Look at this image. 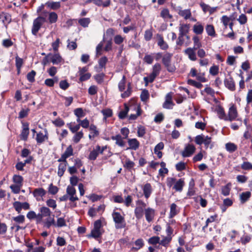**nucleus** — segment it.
<instances>
[{
	"label": "nucleus",
	"instance_id": "obj_1",
	"mask_svg": "<svg viewBox=\"0 0 252 252\" xmlns=\"http://www.w3.org/2000/svg\"><path fill=\"white\" fill-rule=\"evenodd\" d=\"M112 217L116 229H122L126 226V223L125 219V215H122L120 213L114 210L112 214Z\"/></svg>",
	"mask_w": 252,
	"mask_h": 252
},
{
	"label": "nucleus",
	"instance_id": "obj_2",
	"mask_svg": "<svg viewBox=\"0 0 252 252\" xmlns=\"http://www.w3.org/2000/svg\"><path fill=\"white\" fill-rule=\"evenodd\" d=\"M136 205L134 215L136 218L139 220L143 217L144 208L146 206V204L142 200L138 199L136 201Z\"/></svg>",
	"mask_w": 252,
	"mask_h": 252
},
{
	"label": "nucleus",
	"instance_id": "obj_3",
	"mask_svg": "<svg viewBox=\"0 0 252 252\" xmlns=\"http://www.w3.org/2000/svg\"><path fill=\"white\" fill-rule=\"evenodd\" d=\"M45 18L42 16H38L37 18L34 20L33 22V26L32 29V33L36 35L42 25L46 22Z\"/></svg>",
	"mask_w": 252,
	"mask_h": 252
},
{
	"label": "nucleus",
	"instance_id": "obj_4",
	"mask_svg": "<svg viewBox=\"0 0 252 252\" xmlns=\"http://www.w3.org/2000/svg\"><path fill=\"white\" fill-rule=\"evenodd\" d=\"M66 193L69 197V200L72 202L70 205L71 207H76V203H74V202L76 200H78L79 199L76 196V191L75 189L72 186H68L66 189Z\"/></svg>",
	"mask_w": 252,
	"mask_h": 252
},
{
	"label": "nucleus",
	"instance_id": "obj_5",
	"mask_svg": "<svg viewBox=\"0 0 252 252\" xmlns=\"http://www.w3.org/2000/svg\"><path fill=\"white\" fill-rule=\"evenodd\" d=\"M39 213L38 214L37 223H41L44 217H50L52 212L50 209L45 206H42L39 209Z\"/></svg>",
	"mask_w": 252,
	"mask_h": 252
},
{
	"label": "nucleus",
	"instance_id": "obj_6",
	"mask_svg": "<svg viewBox=\"0 0 252 252\" xmlns=\"http://www.w3.org/2000/svg\"><path fill=\"white\" fill-rule=\"evenodd\" d=\"M196 148L195 146L190 144H186L185 146L184 149L181 152V155L183 157H189L195 152Z\"/></svg>",
	"mask_w": 252,
	"mask_h": 252
},
{
	"label": "nucleus",
	"instance_id": "obj_7",
	"mask_svg": "<svg viewBox=\"0 0 252 252\" xmlns=\"http://www.w3.org/2000/svg\"><path fill=\"white\" fill-rule=\"evenodd\" d=\"M238 116V112L236 107L234 105H232L229 108L228 116L225 119V121H233L236 120Z\"/></svg>",
	"mask_w": 252,
	"mask_h": 252
},
{
	"label": "nucleus",
	"instance_id": "obj_8",
	"mask_svg": "<svg viewBox=\"0 0 252 252\" xmlns=\"http://www.w3.org/2000/svg\"><path fill=\"white\" fill-rule=\"evenodd\" d=\"M29 135V124L27 123L22 124V130L20 135V139L23 141H27Z\"/></svg>",
	"mask_w": 252,
	"mask_h": 252
},
{
	"label": "nucleus",
	"instance_id": "obj_9",
	"mask_svg": "<svg viewBox=\"0 0 252 252\" xmlns=\"http://www.w3.org/2000/svg\"><path fill=\"white\" fill-rule=\"evenodd\" d=\"M144 213L146 220L148 222H151L155 216V210L150 207H148L144 210Z\"/></svg>",
	"mask_w": 252,
	"mask_h": 252
},
{
	"label": "nucleus",
	"instance_id": "obj_10",
	"mask_svg": "<svg viewBox=\"0 0 252 252\" xmlns=\"http://www.w3.org/2000/svg\"><path fill=\"white\" fill-rule=\"evenodd\" d=\"M174 103L172 101V96L171 93H168L166 95L165 100L163 104V107L165 109H172Z\"/></svg>",
	"mask_w": 252,
	"mask_h": 252
},
{
	"label": "nucleus",
	"instance_id": "obj_11",
	"mask_svg": "<svg viewBox=\"0 0 252 252\" xmlns=\"http://www.w3.org/2000/svg\"><path fill=\"white\" fill-rule=\"evenodd\" d=\"M157 44L161 50H165L169 48L168 44L164 40L163 36L159 34H157Z\"/></svg>",
	"mask_w": 252,
	"mask_h": 252
},
{
	"label": "nucleus",
	"instance_id": "obj_12",
	"mask_svg": "<svg viewBox=\"0 0 252 252\" xmlns=\"http://www.w3.org/2000/svg\"><path fill=\"white\" fill-rule=\"evenodd\" d=\"M225 86L231 91H234L235 90V84L233 78L230 76L229 78H225L224 80Z\"/></svg>",
	"mask_w": 252,
	"mask_h": 252
},
{
	"label": "nucleus",
	"instance_id": "obj_13",
	"mask_svg": "<svg viewBox=\"0 0 252 252\" xmlns=\"http://www.w3.org/2000/svg\"><path fill=\"white\" fill-rule=\"evenodd\" d=\"M196 50V49H194L193 48L189 47L185 50L184 53L188 56L189 60L195 61L197 60L195 53Z\"/></svg>",
	"mask_w": 252,
	"mask_h": 252
},
{
	"label": "nucleus",
	"instance_id": "obj_14",
	"mask_svg": "<svg viewBox=\"0 0 252 252\" xmlns=\"http://www.w3.org/2000/svg\"><path fill=\"white\" fill-rule=\"evenodd\" d=\"M185 185L184 179L180 178L178 180H176L174 185L173 186L172 188L177 191L181 192Z\"/></svg>",
	"mask_w": 252,
	"mask_h": 252
},
{
	"label": "nucleus",
	"instance_id": "obj_15",
	"mask_svg": "<svg viewBox=\"0 0 252 252\" xmlns=\"http://www.w3.org/2000/svg\"><path fill=\"white\" fill-rule=\"evenodd\" d=\"M129 147L126 148V150L130 149L133 150H136L138 149L140 143L136 138L129 139L127 141Z\"/></svg>",
	"mask_w": 252,
	"mask_h": 252
},
{
	"label": "nucleus",
	"instance_id": "obj_16",
	"mask_svg": "<svg viewBox=\"0 0 252 252\" xmlns=\"http://www.w3.org/2000/svg\"><path fill=\"white\" fill-rule=\"evenodd\" d=\"M180 210L175 203H172L170 206L169 218L172 219L179 213Z\"/></svg>",
	"mask_w": 252,
	"mask_h": 252
},
{
	"label": "nucleus",
	"instance_id": "obj_17",
	"mask_svg": "<svg viewBox=\"0 0 252 252\" xmlns=\"http://www.w3.org/2000/svg\"><path fill=\"white\" fill-rule=\"evenodd\" d=\"M190 29L189 24H180L179 27V34L184 35H186L189 32Z\"/></svg>",
	"mask_w": 252,
	"mask_h": 252
},
{
	"label": "nucleus",
	"instance_id": "obj_18",
	"mask_svg": "<svg viewBox=\"0 0 252 252\" xmlns=\"http://www.w3.org/2000/svg\"><path fill=\"white\" fill-rule=\"evenodd\" d=\"M99 152H100V146L97 145L95 148L90 152L88 157L89 159L91 160H95L100 154Z\"/></svg>",
	"mask_w": 252,
	"mask_h": 252
},
{
	"label": "nucleus",
	"instance_id": "obj_19",
	"mask_svg": "<svg viewBox=\"0 0 252 252\" xmlns=\"http://www.w3.org/2000/svg\"><path fill=\"white\" fill-rule=\"evenodd\" d=\"M143 191L145 197L148 199L152 192V188L150 184L147 183L143 187Z\"/></svg>",
	"mask_w": 252,
	"mask_h": 252
},
{
	"label": "nucleus",
	"instance_id": "obj_20",
	"mask_svg": "<svg viewBox=\"0 0 252 252\" xmlns=\"http://www.w3.org/2000/svg\"><path fill=\"white\" fill-rule=\"evenodd\" d=\"M45 6L52 10H57L61 7L60 2L48 1L45 3Z\"/></svg>",
	"mask_w": 252,
	"mask_h": 252
},
{
	"label": "nucleus",
	"instance_id": "obj_21",
	"mask_svg": "<svg viewBox=\"0 0 252 252\" xmlns=\"http://www.w3.org/2000/svg\"><path fill=\"white\" fill-rule=\"evenodd\" d=\"M48 138L47 134H44L42 132H39L37 133L36 137V141L37 144H41Z\"/></svg>",
	"mask_w": 252,
	"mask_h": 252
},
{
	"label": "nucleus",
	"instance_id": "obj_22",
	"mask_svg": "<svg viewBox=\"0 0 252 252\" xmlns=\"http://www.w3.org/2000/svg\"><path fill=\"white\" fill-rule=\"evenodd\" d=\"M50 60L54 64H58L63 61V59L60 54L58 53L53 55H51Z\"/></svg>",
	"mask_w": 252,
	"mask_h": 252
},
{
	"label": "nucleus",
	"instance_id": "obj_23",
	"mask_svg": "<svg viewBox=\"0 0 252 252\" xmlns=\"http://www.w3.org/2000/svg\"><path fill=\"white\" fill-rule=\"evenodd\" d=\"M251 192L250 191L243 192L240 194L239 197L241 203L243 204L247 201L251 196Z\"/></svg>",
	"mask_w": 252,
	"mask_h": 252
},
{
	"label": "nucleus",
	"instance_id": "obj_24",
	"mask_svg": "<svg viewBox=\"0 0 252 252\" xmlns=\"http://www.w3.org/2000/svg\"><path fill=\"white\" fill-rule=\"evenodd\" d=\"M178 14L186 20L189 19L191 16V13L189 9L184 10L180 9L179 10Z\"/></svg>",
	"mask_w": 252,
	"mask_h": 252
},
{
	"label": "nucleus",
	"instance_id": "obj_25",
	"mask_svg": "<svg viewBox=\"0 0 252 252\" xmlns=\"http://www.w3.org/2000/svg\"><path fill=\"white\" fill-rule=\"evenodd\" d=\"M0 19L4 24H8L11 21V15L7 13L2 12L0 13Z\"/></svg>",
	"mask_w": 252,
	"mask_h": 252
},
{
	"label": "nucleus",
	"instance_id": "obj_26",
	"mask_svg": "<svg viewBox=\"0 0 252 252\" xmlns=\"http://www.w3.org/2000/svg\"><path fill=\"white\" fill-rule=\"evenodd\" d=\"M204 31L203 26L200 23H197L193 27V32L196 34H201Z\"/></svg>",
	"mask_w": 252,
	"mask_h": 252
},
{
	"label": "nucleus",
	"instance_id": "obj_27",
	"mask_svg": "<svg viewBox=\"0 0 252 252\" xmlns=\"http://www.w3.org/2000/svg\"><path fill=\"white\" fill-rule=\"evenodd\" d=\"M112 139L116 141V144L120 147H123L125 145L123 138L120 135L117 134L112 137Z\"/></svg>",
	"mask_w": 252,
	"mask_h": 252
},
{
	"label": "nucleus",
	"instance_id": "obj_28",
	"mask_svg": "<svg viewBox=\"0 0 252 252\" xmlns=\"http://www.w3.org/2000/svg\"><path fill=\"white\" fill-rule=\"evenodd\" d=\"M160 16L165 20L170 19L173 18L172 15L169 13V11L167 8H163L160 12Z\"/></svg>",
	"mask_w": 252,
	"mask_h": 252
},
{
	"label": "nucleus",
	"instance_id": "obj_29",
	"mask_svg": "<svg viewBox=\"0 0 252 252\" xmlns=\"http://www.w3.org/2000/svg\"><path fill=\"white\" fill-rule=\"evenodd\" d=\"M172 54L169 53H165L162 58V63L165 66H168L171 63V59Z\"/></svg>",
	"mask_w": 252,
	"mask_h": 252
},
{
	"label": "nucleus",
	"instance_id": "obj_30",
	"mask_svg": "<svg viewBox=\"0 0 252 252\" xmlns=\"http://www.w3.org/2000/svg\"><path fill=\"white\" fill-rule=\"evenodd\" d=\"M74 124L75 123L72 122L67 124V126L73 133L78 132V130L80 129L81 126L80 124L75 125H74Z\"/></svg>",
	"mask_w": 252,
	"mask_h": 252
},
{
	"label": "nucleus",
	"instance_id": "obj_31",
	"mask_svg": "<svg viewBox=\"0 0 252 252\" xmlns=\"http://www.w3.org/2000/svg\"><path fill=\"white\" fill-rule=\"evenodd\" d=\"M205 29L208 35L212 37L216 36L214 27L212 25H207Z\"/></svg>",
	"mask_w": 252,
	"mask_h": 252
},
{
	"label": "nucleus",
	"instance_id": "obj_32",
	"mask_svg": "<svg viewBox=\"0 0 252 252\" xmlns=\"http://www.w3.org/2000/svg\"><path fill=\"white\" fill-rule=\"evenodd\" d=\"M225 148L228 152L232 153L237 150V146L233 143L229 142L225 144Z\"/></svg>",
	"mask_w": 252,
	"mask_h": 252
},
{
	"label": "nucleus",
	"instance_id": "obj_33",
	"mask_svg": "<svg viewBox=\"0 0 252 252\" xmlns=\"http://www.w3.org/2000/svg\"><path fill=\"white\" fill-rule=\"evenodd\" d=\"M67 163H61L58 166V175L60 177H62L66 170Z\"/></svg>",
	"mask_w": 252,
	"mask_h": 252
},
{
	"label": "nucleus",
	"instance_id": "obj_34",
	"mask_svg": "<svg viewBox=\"0 0 252 252\" xmlns=\"http://www.w3.org/2000/svg\"><path fill=\"white\" fill-rule=\"evenodd\" d=\"M12 180L15 184L22 186L24 180L22 176L19 175H14L12 178Z\"/></svg>",
	"mask_w": 252,
	"mask_h": 252
},
{
	"label": "nucleus",
	"instance_id": "obj_35",
	"mask_svg": "<svg viewBox=\"0 0 252 252\" xmlns=\"http://www.w3.org/2000/svg\"><path fill=\"white\" fill-rule=\"evenodd\" d=\"M33 195L34 197H43L46 194V191L43 188H38L33 191Z\"/></svg>",
	"mask_w": 252,
	"mask_h": 252
},
{
	"label": "nucleus",
	"instance_id": "obj_36",
	"mask_svg": "<svg viewBox=\"0 0 252 252\" xmlns=\"http://www.w3.org/2000/svg\"><path fill=\"white\" fill-rule=\"evenodd\" d=\"M74 133L75 134L72 138V140L75 143H78L81 139L83 137L84 133L82 130Z\"/></svg>",
	"mask_w": 252,
	"mask_h": 252
},
{
	"label": "nucleus",
	"instance_id": "obj_37",
	"mask_svg": "<svg viewBox=\"0 0 252 252\" xmlns=\"http://www.w3.org/2000/svg\"><path fill=\"white\" fill-rule=\"evenodd\" d=\"M203 144H204L206 149L208 148L212 149L213 147V144L211 140V137L208 136H205Z\"/></svg>",
	"mask_w": 252,
	"mask_h": 252
},
{
	"label": "nucleus",
	"instance_id": "obj_38",
	"mask_svg": "<svg viewBox=\"0 0 252 252\" xmlns=\"http://www.w3.org/2000/svg\"><path fill=\"white\" fill-rule=\"evenodd\" d=\"M172 240V237L171 236H167L166 237H164L161 240H159V244L164 246L165 247H167L169 244L170 243Z\"/></svg>",
	"mask_w": 252,
	"mask_h": 252
},
{
	"label": "nucleus",
	"instance_id": "obj_39",
	"mask_svg": "<svg viewBox=\"0 0 252 252\" xmlns=\"http://www.w3.org/2000/svg\"><path fill=\"white\" fill-rule=\"evenodd\" d=\"M58 15L54 12H51L49 13L48 20L50 24L55 23L57 21Z\"/></svg>",
	"mask_w": 252,
	"mask_h": 252
},
{
	"label": "nucleus",
	"instance_id": "obj_40",
	"mask_svg": "<svg viewBox=\"0 0 252 252\" xmlns=\"http://www.w3.org/2000/svg\"><path fill=\"white\" fill-rule=\"evenodd\" d=\"M129 111L128 107L125 104V109L122 111H121L119 113V117L121 119H125Z\"/></svg>",
	"mask_w": 252,
	"mask_h": 252
},
{
	"label": "nucleus",
	"instance_id": "obj_41",
	"mask_svg": "<svg viewBox=\"0 0 252 252\" xmlns=\"http://www.w3.org/2000/svg\"><path fill=\"white\" fill-rule=\"evenodd\" d=\"M161 70V65L159 63H156L153 66L152 73L157 76H158Z\"/></svg>",
	"mask_w": 252,
	"mask_h": 252
},
{
	"label": "nucleus",
	"instance_id": "obj_42",
	"mask_svg": "<svg viewBox=\"0 0 252 252\" xmlns=\"http://www.w3.org/2000/svg\"><path fill=\"white\" fill-rule=\"evenodd\" d=\"M192 40L193 41L194 46L193 48L197 49L202 46V44L200 42V39L198 36L195 35L193 37Z\"/></svg>",
	"mask_w": 252,
	"mask_h": 252
},
{
	"label": "nucleus",
	"instance_id": "obj_43",
	"mask_svg": "<svg viewBox=\"0 0 252 252\" xmlns=\"http://www.w3.org/2000/svg\"><path fill=\"white\" fill-rule=\"evenodd\" d=\"M91 22L89 18H84L79 20V24L83 27H87Z\"/></svg>",
	"mask_w": 252,
	"mask_h": 252
},
{
	"label": "nucleus",
	"instance_id": "obj_44",
	"mask_svg": "<svg viewBox=\"0 0 252 252\" xmlns=\"http://www.w3.org/2000/svg\"><path fill=\"white\" fill-rule=\"evenodd\" d=\"M156 77L157 76L152 73H151L149 76L145 77L144 78V80L146 84V86L148 85L149 83H152Z\"/></svg>",
	"mask_w": 252,
	"mask_h": 252
},
{
	"label": "nucleus",
	"instance_id": "obj_45",
	"mask_svg": "<svg viewBox=\"0 0 252 252\" xmlns=\"http://www.w3.org/2000/svg\"><path fill=\"white\" fill-rule=\"evenodd\" d=\"M154 57L152 54H146L143 58V61L147 64H151L153 63Z\"/></svg>",
	"mask_w": 252,
	"mask_h": 252
},
{
	"label": "nucleus",
	"instance_id": "obj_46",
	"mask_svg": "<svg viewBox=\"0 0 252 252\" xmlns=\"http://www.w3.org/2000/svg\"><path fill=\"white\" fill-rule=\"evenodd\" d=\"M89 129L92 131L91 134H93V137L94 138L97 136L99 133L97 130L96 126L94 124H91L89 127Z\"/></svg>",
	"mask_w": 252,
	"mask_h": 252
},
{
	"label": "nucleus",
	"instance_id": "obj_47",
	"mask_svg": "<svg viewBox=\"0 0 252 252\" xmlns=\"http://www.w3.org/2000/svg\"><path fill=\"white\" fill-rule=\"evenodd\" d=\"M140 98L142 101H146L149 98V93L147 90H144L142 91Z\"/></svg>",
	"mask_w": 252,
	"mask_h": 252
},
{
	"label": "nucleus",
	"instance_id": "obj_48",
	"mask_svg": "<svg viewBox=\"0 0 252 252\" xmlns=\"http://www.w3.org/2000/svg\"><path fill=\"white\" fill-rule=\"evenodd\" d=\"M74 113L75 115L77 118H83L85 115V113L81 108H78L75 109L74 111Z\"/></svg>",
	"mask_w": 252,
	"mask_h": 252
},
{
	"label": "nucleus",
	"instance_id": "obj_49",
	"mask_svg": "<svg viewBox=\"0 0 252 252\" xmlns=\"http://www.w3.org/2000/svg\"><path fill=\"white\" fill-rule=\"evenodd\" d=\"M241 168L245 170H252V163L249 161H245L241 164Z\"/></svg>",
	"mask_w": 252,
	"mask_h": 252
},
{
	"label": "nucleus",
	"instance_id": "obj_50",
	"mask_svg": "<svg viewBox=\"0 0 252 252\" xmlns=\"http://www.w3.org/2000/svg\"><path fill=\"white\" fill-rule=\"evenodd\" d=\"M35 75L36 72L34 70H32L31 72H29L27 75L28 80L31 83L34 82V77Z\"/></svg>",
	"mask_w": 252,
	"mask_h": 252
},
{
	"label": "nucleus",
	"instance_id": "obj_51",
	"mask_svg": "<svg viewBox=\"0 0 252 252\" xmlns=\"http://www.w3.org/2000/svg\"><path fill=\"white\" fill-rule=\"evenodd\" d=\"M73 154V150L72 147L71 145H69L68 146V147L65 150L64 153L63 154V155L66 158H68V157H70L71 156H72Z\"/></svg>",
	"mask_w": 252,
	"mask_h": 252
},
{
	"label": "nucleus",
	"instance_id": "obj_52",
	"mask_svg": "<svg viewBox=\"0 0 252 252\" xmlns=\"http://www.w3.org/2000/svg\"><path fill=\"white\" fill-rule=\"evenodd\" d=\"M22 186L16 184H13L10 186L12 191L15 194H18L20 192Z\"/></svg>",
	"mask_w": 252,
	"mask_h": 252
},
{
	"label": "nucleus",
	"instance_id": "obj_53",
	"mask_svg": "<svg viewBox=\"0 0 252 252\" xmlns=\"http://www.w3.org/2000/svg\"><path fill=\"white\" fill-rule=\"evenodd\" d=\"M102 233V230L93 229L91 231V236L94 238H97L100 237Z\"/></svg>",
	"mask_w": 252,
	"mask_h": 252
},
{
	"label": "nucleus",
	"instance_id": "obj_54",
	"mask_svg": "<svg viewBox=\"0 0 252 252\" xmlns=\"http://www.w3.org/2000/svg\"><path fill=\"white\" fill-rule=\"evenodd\" d=\"M230 190L229 184L223 186L221 189V193L224 196H227L229 194Z\"/></svg>",
	"mask_w": 252,
	"mask_h": 252
},
{
	"label": "nucleus",
	"instance_id": "obj_55",
	"mask_svg": "<svg viewBox=\"0 0 252 252\" xmlns=\"http://www.w3.org/2000/svg\"><path fill=\"white\" fill-rule=\"evenodd\" d=\"M16 66L18 69V72H20L21 68L23 63V60L18 56L16 57Z\"/></svg>",
	"mask_w": 252,
	"mask_h": 252
},
{
	"label": "nucleus",
	"instance_id": "obj_56",
	"mask_svg": "<svg viewBox=\"0 0 252 252\" xmlns=\"http://www.w3.org/2000/svg\"><path fill=\"white\" fill-rule=\"evenodd\" d=\"M205 136L203 134L198 135L195 137V142L196 144L201 145L203 143L204 139L205 138Z\"/></svg>",
	"mask_w": 252,
	"mask_h": 252
},
{
	"label": "nucleus",
	"instance_id": "obj_57",
	"mask_svg": "<svg viewBox=\"0 0 252 252\" xmlns=\"http://www.w3.org/2000/svg\"><path fill=\"white\" fill-rule=\"evenodd\" d=\"M126 85V76H123L122 80L120 81L118 87L120 91L123 92L125 89Z\"/></svg>",
	"mask_w": 252,
	"mask_h": 252
},
{
	"label": "nucleus",
	"instance_id": "obj_58",
	"mask_svg": "<svg viewBox=\"0 0 252 252\" xmlns=\"http://www.w3.org/2000/svg\"><path fill=\"white\" fill-rule=\"evenodd\" d=\"M46 205L48 207L55 209L57 207V203L55 200L52 199H48L46 202Z\"/></svg>",
	"mask_w": 252,
	"mask_h": 252
},
{
	"label": "nucleus",
	"instance_id": "obj_59",
	"mask_svg": "<svg viewBox=\"0 0 252 252\" xmlns=\"http://www.w3.org/2000/svg\"><path fill=\"white\" fill-rule=\"evenodd\" d=\"M66 222L65 220L63 218H59L57 219V223H56V226L58 227H61L66 226Z\"/></svg>",
	"mask_w": 252,
	"mask_h": 252
},
{
	"label": "nucleus",
	"instance_id": "obj_60",
	"mask_svg": "<svg viewBox=\"0 0 252 252\" xmlns=\"http://www.w3.org/2000/svg\"><path fill=\"white\" fill-rule=\"evenodd\" d=\"M188 83L189 85H192L196 87L197 88L200 89L203 86L202 84L199 82H196L191 79H189L188 80Z\"/></svg>",
	"mask_w": 252,
	"mask_h": 252
},
{
	"label": "nucleus",
	"instance_id": "obj_61",
	"mask_svg": "<svg viewBox=\"0 0 252 252\" xmlns=\"http://www.w3.org/2000/svg\"><path fill=\"white\" fill-rule=\"evenodd\" d=\"M107 61L108 59L106 57H103L101 58L98 61L99 67L101 68H105Z\"/></svg>",
	"mask_w": 252,
	"mask_h": 252
},
{
	"label": "nucleus",
	"instance_id": "obj_62",
	"mask_svg": "<svg viewBox=\"0 0 252 252\" xmlns=\"http://www.w3.org/2000/svg\"><path fill=\"white\" fill-rule=\"evenodd\" d=\"M101 113L104 116V119H106L107 118L110 117L112 115V111L110 109H103L101 111Z\"/></svg>",
	"mask_w": 252,
	"mask_h": 252
},
{
	"label": "nucleus",
	"instance_id": "obj_63",
	"mask_svg": "<svg viewBox=\"0 0 252 252\" xmlns=\"http://www.w3.org/2000/svg\"><path fill=\"white\" fill-rule=\"evenodd\" d=\"M104 76V74L103 73H99L98 74H96V75L94 76V78L95 80V81L97 82L98 84H101L103 81V78Z\"/></svg>",
	"mask_w": 252,
	"mask_h": 252
},
{
	"label": "nucleus",
	"instance_id": "obj_64",
	"mask_svg": "<svg viewBox=\"0 0 252 252\" xmlns=\"http://www.w3.org/2000/svg\"><path fill=\"white\" fill-rule=\"evenodd\" d=\"M53 124L56 126L61 127L64 125V121L60 118H58L52 122Z\"/></svg>",
	"mask_w": 252,
	"mask_h": 252
}]
</instances>
